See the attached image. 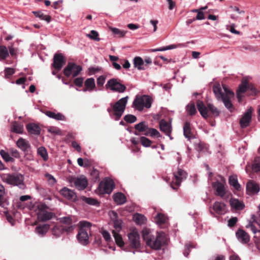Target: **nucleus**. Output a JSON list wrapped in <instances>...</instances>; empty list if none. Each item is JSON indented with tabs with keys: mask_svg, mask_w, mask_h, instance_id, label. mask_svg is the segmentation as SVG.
Segmentation results:
<instances>
[{
	"mask_svg": "<svg viewBox=\"0 0 260 260\" xmlns=\"http://www.w3.org/2000/svg\"><path fill=\"white\" fill-rule=\"evenodd\" d=\"M60 222L62 223L64 226L68 227L72 226L73 230L75 228V225L73 224L72 219L70 216L63 217L59 218Z\"/></svg>",
	"mask_w": 260,
	"mask_h": 260,
	"instance_id": "f704fd0d",
	"label": "nucleus"
},
{
	"mask_svg": "<svg viewBox=\"0 0 260 260\" xmlns=\"http://www.w3.org/2000/svg\"><path fill=\"white\" fill-rule=\"evenodd\" d=\"M128 97L122 98L114 104H111L110 107L107 109V111L111 117L115 120H118L121 117L125 109Z\"/></svg>",
	"mask_w": 260,
	"mask_h": 260,
	"instance_id": "20e7f679",
	"label": "nucleus"
},
{
	"mask_svg": "<svg viewBox=\"0 0 260 260\" xmlns=\"http://www.w3.org/2000/svg\"><path fill=\"white\" fill-rule=\"evenodd\" d=\"M83 79L82 78H77L74 80V83L76 85L80 87L82 85Z\"/></svg>",
	"mask_w": 260,
	"mask_h": 260,
	"instance_id": "774afa93",
	"label": "nucleus"
},
{
	"mask_svg": "<svg viewBox=\"0 0 260 260\" xmlns=\"http://www.w3.org/2000/svg\"><path fill=\"white\" fill-rule=\"evenodd\" d=\"M12 132L17 134H22L23 132V125L17 122L13 123Z\"/></svg>",
	"mask_w": 260,
	"mask_h": 260,
	"instance_id": "ea45409f",
	"label": "nucleus"
},
{
	"mask_svg": "<svg viewBox=\"0 0 260 260\" xmlns=\"http://www.w3.org/2000/svg\"><path fill=\"white\" fill-rule=\"evenodd\" d=\"M236 236L238 240L244 244L248 243L250 240L249 235L243 230H238L236 232Z\"/></svg>",
	"mask_w": 260,
	"mask_h": 260,
	"instance_id": "b1692460",
	"label": "nucleus"
},
{
	"mask_svg": "<svg viewBox=\"0 0 260 260\" xmlns=\"http://www.w3.org/2000/svg\"><path fill=\"white\" fill-rule=\"evenodd\" d=\"M197 106L201 115L204 118L208 117L209 112H210L212 115L215 117L218 116L220 113L219 111L217 109V108L212 104H208L207 105V107H206L202 101H198Z\"/></svg>",
	"mask_w": 260,
	"mask_h": 260,
	"instance_id": "0eeeda50",
	"label": "nucleus"
},
{
	"mask_svg": "<svg viewBox=\"0 0 260 260\" xmlns=\"http://www.w3.org/2000/svg\"><path fill=\"white\" fill-rule=\"evenodd\" d=\"M213 209L217 214H222L225 212V205L222 202H215L213 205Z\"/></svg>",
	"mask_w": 260,
	"mask_h": 260,
	"instance_id": "cd10ccee",
	"label": "nucleus"
},
{
	"mask_svg": "<svg viewBox=\"0 0 260 260\" xmlns=\"http://www.w3.org/2000/svg\"><path fill=\"white\" fill-rule=\"evenodd\" d=\"M86 36L94 41H99L100 40V38L99 37L98 32L94 30H91L90 34H87Z\"/></svg>",
	"mask_w": 260,
	"mask_h": 260,
	"instance_id": "3c124183",
	"label": "nucleus"
},
{
	"mask_svg": "<svg viewBox=\"0 0 260 260\" xmlns=\"http://www.w3.org/2000/svg\"><path fill=\"white\" fill-rule=\"evenodd\" d=\"M207 8V7H205L200 8V11L198 12L197 15L195 18L196 20H203L205 18L203 10H205Z\"/></svg>",
	"mask_w": 260,
	"mask_h": 260,
	"instance_id": "bf43d9fd",
	"label": "nucleus"
},
{
	"mask_svg": "<svg viewBox=\"0 0 260 260\" xmlns=\"http://www.w3.org/2000/svg\"><path fill=\"white\" fill-rule=\"evenodd\" d=\"M167 220V217L161 213H158L155 217V222L158 224L164 223Z\"/></svg>",
	"mask_w": 260,
	"mask_h": 260,
	"instance_id": "79ce46f5",
	"label": "nucleus"
},
{
	"mask_svg": "<svg viewBox=\"0 0 260 260\" xmlns=\"http://www.w3.org/2000/svg\"><path fill=\"white\" fill-rule=\"evenodd\" d=\"M5 76L6 78H10L15 73V70L13 68H6L4 70Z\"/></svg>",
	"mask_w": 260,
	"mask_h": 260,
	"instance_id": "6e6d98bb",
	"label": "nucleus"
},
{
	"mask_svg": "<svg viewBox=\"0 0 260 260\" xmlns=\"http://www.w3.org/2000/svg\"><path fill=\"white\" fill-rule=\"evenodd\" d=\"M142 237L147 245L156 250L160 249L166 241V235L164 232H157L155 235H153L150 230L148 229L142 231Z\"/></svg>",
	"mask_w": 260,
	"mask_h": 260,
	"instance_id": "f03ea898",
	"label": "nucleus"
},
{
	"mask_svg": "<svg viewBox=\"0 0 260 260\" xmlns=\"http://www.w3.org/2000/svg\"><path fill=\"white\" fill-rule=\"evenodd\" d=\"M45 176L47 178V181L50 185H53L56 183V180L52 175L46 173L45 174Z\"/></svg>",
	"mask_w": 260,
	"mask_h": 260,
	"instance_id": "5fc2aeb1",
	"label": "nucleus"
},
{
	"mask_svg": "<svg viewBox=\"0 0 260 260\" xmlns=\"http://www.w3.org/2000/svg\"><path fill=\"white\" fill-rule=\"evenodd\" d=\"M48 207L44 204L41 203L38 205L36 209L39 220L45 221L52 218L53 214L47 211Z\"/></svg>",
	"mask_w": 260,
	"mask_h": 260,
	"instance_id": "6e6552de",
	"label": "nucleus"
},
{
	"mask_svg": "<svg viewBox=\"0 0 260 260\" xmlns=\"http://www.w3.org/2000/svg\"><path fill=\"white\" fill-rule=\"evenodd\" d=\"M212 187L216 191V194L221 197L224 196L225 189L223 184L217 181L212 183Z\"/></svg>",
	"mask_w": 260,
	"mask_h": 260,
	"instance_id": "aec40b11",
	"label": "nucleus"
},
{
	"mask_svg": "<svg viewBox=\"0 0 260 260\" xmlns=\"http://www.w3.org/2000/svg\"><path fill=\"white\" fill-rule=\"evenodd\" d=\"M17 146L23 151H27L30 147L29 142L22 138L19 139L16 143Z\"/></svg>",
	"mask_w": 260,
	"mask_h": 260,
	"instance_id": "bb28decb",
	"label": "nucleus"
},
{
	"mask_svg": "<svg viewBox=\"0 0 260 260\" xmlns=\"http://www.w3.org/2000/svg\"><path fill=\"white\" fill-rule=\"evenodd\" d=\"M37 152L38 154L40 155L42 157L43 160H47L48 159V154L47 152V150L44 147H39L38 149Z\"/></svg>",
	"mask_w": 260,
	"mask_h": 260,
	"instance_id": "49530a36",
	"label": "nucleus"
},
{
	"mask_svg": "<svg viewBox=\"0 0 260 260\" xmlns=\"http://www.w3.org/2000/svg\"><path fill=\"white\" fill-rule=\"evenodd\" d=\"M113 199L115 202L118 205L123 204L126 202V198L125 196L121 192L115 193L113 195Z\"/></svg>",
	"mask_w": 260,
	"mask_h": 260,
	"instance_id": "2f4dec72",
	"label": "nucleus"
},
{
	"mask_svg": "<svg viewBox=\"0 0 260 260\" xmlns=\"http://www.w3.org/2000/svg\"><path fill=\"white\" fill-rule=\"evenodd\" d=\"M80 229L77 235L79 242L86 245L88 243V233L90 232L91 223L86 221H81L79 222Z\"/></svg>",
	"mask_w": 260,
	"mask_h": 260,
	"instance_id": "39448f33",
	"label": "nucleus"
},
{
	"mask_svg": "<svg viewBox=\"0 0 260 260\" xmlns=\"http://www.w3.org/2000/svg\"><path fill=\"white\" fill-rule=\"evenodd\" d=\"M183 134L184 137L188 140L194 138L191 131L190 123L189 122L186 121L185 122L183 126Z\"/></svg>",
	"mask_w": 260,
	"mask_h": 260,
	"instance_id": "393cba45",
	"label": "nucleus"
},
{
	"mask_svg": "<svg viewBox=\"0 0 260 260\" xmlns=\"http://www.w3.org/2000/svg\"><path fill=\"white\" fill-rule=\"evenodd\" d=\"M246 228H250V230L252 231V232L254 233V234H255L257 232H259L260 231L259 230H257L255 225H254V224L252 222H249V224L246 226Z\"/></svg>",
	"mask_w": 260,
	"mask_h": 260,
	"instance_id": "69168bd1",
	"label": "nucleus"
},
{
	"mask_svg": "<svg viewBox=\"0 0 260 260\" xmlns=\"http://www.w3.org/2000/svg\"><path fill=\"white\" fill-rule=\"evenodd\" d=\"M145 135L150 136L151 137H156L157 138L160 137V134L159 132L154 128H148L146 132L145 133Z\"/></svg>",
	"mask_w": 260,
	"mask_h": 260,
	"instance_id": "37998d69",
	"label": "nucleus"
},
{
	"mask_svg": "<svg viewBox=\"0 0 260 260\" xmlns=\"http://www.w3.org/2000/svg\"><path fill=\"white\" fill-rule=\"evenodd\" d=\"M81 200L82 201L90 205H97L99 204L97 200L91 198H87L83 196L81 197Z\"/></svg>",
	"mask_w": 260,
	"mask_h": 260,
	"instance_id": "c03bdc74",
	"label": "nucleus"
},
{
	"mask_svg": "<svg viewBox=\"0 0 260 260\" xmlns=\"http://www.w3.org/2000/svg\"><path fill=\"white\" fill-rule=\"evenodd\" d=\"M0 154L6 162L12 161L13 160V158L11 157L9 153L4 150L0 151Z\"/></svg>",
	"mask_w": 260,
	"mask_h": 260,
	"instance_id": "8fccbe9b",
	"label": "nucleus"
},
{
	"mask_svg": "<svg viewBox=\"0 0 260 260\" xmlns=\"http://www.w3.org/2000/svg\"><path fill=\"white\" fill-rule=\"evenodd\" d=\"M128 240L131 246L134 248L140 247V235L136 230L132 231L128 234Z\"/></svg>",
	"mask_w": 260,
	"mask_h": 260,
	"instance_id": "4468645a",
	"label": "nucleus"
},
{
	"mask_svg": "<svg viewBox=\"0 0 260 260\" xmlns=\"http://www.w3.org/2000/svg\"><path fill=\"white\" fill-rule=\"evenodd\" d=\"M82 69L80 66L77 65L74 63L69 62L64 69L63 73L67 77L72 75L73 77H75L79 75Z\"/></svg>",
	"mask_w": 260,
	"mask_h": 260,
	"instance_id": "9d476101",
	"label": "nucleus"
},
{
	"mask_svg": "<svg viewBox=\"0 0 260 260\" xmlns=\"http://www.w3.org/2000/svg\"><path fill=\"white\" fill-rule=\"evenodd\" d=\"M152 99L148 95H136L132 107L135 109L142 111L144 108L149 109L152 105Z\"/></svg>",
	"mask_w": 260,
	"mask_h": 260,
	"instance_id": "423d86ee",
	"label": "nucleus"
},
{
	"mask_svg": "<svg viewBox=\"0 0 260 260\" xmlns=\"http://www.w3.org/2000/svg\"><path fill=\"white\" fill-rule=\"evenodd\" d=\"M28 132L31 134L39 135L40 134V127L35 123H29L26 125Z\"/></svg>",
	"mask_w": 260,
	"mask_h": 260,
	"instance_id": "a878e982",
	"label": "nucleus"
},
{
	"mask_svg": "<svg viewBox=\"0 0 260 260\" xmlns=\"http://www.w3.org/2000/svg\"><path fill=\"white\" fill-rule=\"evenodd\" d=\"M66 63L64 56L61 54H55L53 57L52 66L57 71L60 70Z\"/></svg>",
	"mask_w": 260,
	"mask_h": 260,
	"instance_id": "6ab92c4d",
	"label": "nucleus"
},
{
	"mask_svg": "<svg viewBox=\"0 0 260 260\" xmlns=\"http://www.w3.org/2000/svg\"><path fill=\"white\" fill-rule=\"evenodd\" d=\"M135 127L136 129L140 132H145L148 129V126L145 122H141L135 125Z\"/></svg>",
	"mask_w": 260,
	"mask_h": 260,
	"instance_id": "a18cd8bd",
	"label": "nucleus"
},
{
	"mask_svg": "<svg viewBox=\"0 0 260 260\" xmlns=\"http://www.w3.org/2000/svg\"><path fill=\"white\" fill-rule=\"evenodd\" d=\"M248 82L246 78H243L242 80L241 84L239 86L238 89L237 90V98L238 102H240L243 98L242 94L245 93L248 89Z\"/></svg>",
	"mask_w": 260,
	"mask_h": 260,
	"instance_id": "f3484780",
	"label": "nucleus"
},
{
	"mask_svg": "<svg viewBox=\"0 0 260 260\" xmlns=\"http://www.w3.org/2000/svg\"><path fill=\"white\" fill-rule=\"evenodd\" d=\"M34 13L36 16L41 18L42 20H45L47 22H49L50 21L51 17L49 15H45L41 12H34Z\"/></svg>",
	"mask_w": 260,
	"mask_h": 260,
	"instance_id": "09e8293b",
	"label": "nucleus"
},
{
	"mask_svg": "<svg viewBox=\"0 0 260 260\" xmlns=\"http://www.w3.org/2000/svg\"><path fill=\"white\" fill-rule=\"evenodd\" d=\"M231 207L236 210H242L244 207V204L238 199H231L230 201Z\"/></svg>",
	"mask_w": 260,
	"mask_h": 260,
	"instance_id": "7c9ffc66",
	"label": "nucleus"
},
{
	"mask_svg": "<svg viewBox=\"0 0 260 260\" xmlns=\"http://www.w3.org/2000/svg\"><path fill=\"white\" fill-rule=\"evenodd\" d=\"M105 87L107 89H109L113 91L119 93L124 92L126 89L125 86L120 83L118 79L115 78H112L108 80Z\"/></svg>",
	"mask_w": 260,
	"mask_h": 260,
	"instance_id": "1a4fd4ad",
	"label": "nucleus"
},
{
	"mask_svg": "<svg viewBox=\"0 0 260 260\" xmlns=\"http://www.w3.org/2000/svg\"><path fill=\"white\" fill-rule=\"evenodd\" d=\"M49 229V225L45 224L43 225H40L36 228L35 231L40 236H44L48 232Z\"/></svg>",
	"mask_w": 260,
	"mask_h": 260,
	"instance_id": "c756f323",
	"label": "nucleus"
},
{
	"mask_svg": "<svg viewBox=\"0 0 260 260\" xmlns=\"http://www.w3.org/2000/svg\"><path fill=\"white\" fill-rule=\"evenodd\" d=\"M85 86L89 91L93 90L95 87V81L93 78H90L86 80L85 82ZM87 89H84V91H86Z\"/></svg>",
	"mask_w": 260,
	"mask_h": 260,
	"instance_id": "e433bc0d",
	"label": "nucleus"
},
{
	"mask_svg": "<svg viewBox=\"0 0 260 260\" xmlns=\"http://www.w3.org/2000/svg\"><path fill=\"white\" fill-rule=\"evenodd\" d=\"M115 187L114 182L110 179H106L100 182L99 185V189L101 193H110Z\"/></svg>",
	"mask_w": 260,
	"mask_h": 260,
	"instance_id": "9b49d317",
	"label": "nucleus"
},
{
	"mask_svg": "<svg viewBox=\"0 0 260 260\" xmlns=\"http://www.w3.org/2000/svg\"><path fill=\"white\" fill-rule=\"evenodd\" d=\"M9 56L8 48L5 46H0V61L6 59Z\"/></svg>",
	"mask_w": 260,
	"mask_h": 260,
	"instance_id": "4c0bfd02",
	"label": "nucleus"
},
{
	"mask_svg": "<svg viewBox=\"0 0 260 260\" xmlns=\"http://www.w3.org/2000/svg\"><path fill=\"white\" fill-rule=\"evenodd\" d=\"M5 194V189L4 186L0 184V206H2L4 202V196Z\"/></svg>",
	"mask_w": 260,
	"mask_h": 260,
	"instance_id": "052dcab7",
	"label": "nucleus"
},
{
	"mask_svg": "<svg viewBox=\"0 0 260 260\" xmlns=\"http://www.w3.org/2000/svg\"><path fill=\"white\" fill-rule=\"evenodd\" d=\"M73 231L72 226L65 227L63 225L56 224L52 229V234L56 237L60 236L64 232L67 233H70Z\"/></svg>",
	"mask_w": 260,
	"mask_h": 260,
	"instance_id": "2eb2a0df",
	"label": "nucleus"
},
{
	"mask_svg": "<svg viewBox=\"0 0 260 260\" xmlns=\"http://www.w3.org/2000/svg\"><path fill=\"white\" fill-rule=\"evenodd\" d=\"M185 47V45L183 44H179L178 45L172 44V45H168L166 47H160L159 48L152 49V51L153 52L164 51H166L168 50L176 49L178 47Z\"/></svg>",
	"mask_w": 260,
	"mask_h": 260,
	"instance_id": "473e14b6",
	"label": "nucleus"
},
{
	"mask_svg": "<svg viewBox=\"0 0 260 260\" xmlns=\"http://www.w3.org/2000/svg\"><path fill=\"white\" fill-rule=\"evenodd\" d=\"M133 220L138 224H142L146 222V218L141 214L136 213L133 215Z\"/></svg>",
	"mask_w": 260,
	"mask_h": 260,
	"instance_id": "c9c22d12",
	"label": "nucleus"
},
{
	"mask_svg": "<svg viewBox=\"0 0 260 260\" xmlns=\"http://www.w3.org/2000/svg\"><path fill=\"white\" fill-rule=\"evenodd\" d=\"M0 178L4 183L9 185L17 186L22 189L25 188L24 177L20 173H2L0 174Z\"/></svg>",
	"mask_w": 260,
	"mask_h": 260,
	"instance_id": "7ed1b4c3",
	"label": "nucleus"
},
{
	"mask_svg": "<svg viewBox=\"0 0 260 260\" xmlns=\"http://www.w3.org/2000/svg\"><path fill=\"white\" fill-rule=\"evenodd\" d=\"M8 49L9 50L10 54L11 56H13L16 55L17 49L13 47V44H12L11 46H9L8 47Z\"/></svg>",
	"mask_w": 260,
	"mask_h": 260,
	"instance_id": "0e129e2a",
	"label": "nucleus"
},
{
	"mask_svg": "<svg viewBox=\"0 0 260 260\" xmlns=\"http://www.w3.org/2000/svg\"><path fill=\"white\" fill-rule=\"evenodd\" d=\"M187 173L181 169H178L177 173L174 174L171 187L173 189H177L181 181L186 178Z\"/></svg>",
	"mask_w": 260,
	"mask_h": 260,
	"instance_id": "f8f14e48",
	"label": "nucleus"
},
{
	"mask_svg": "<svg viewBox=\"0 0 260 260\" xmlns=\"http://www.w3.org/2000/svg\"><path fill=\"white\" fill-rule=\"evenodd\" d=\"M106 76H100L98 79H97V85L99 87H102L106 80Z\"/></svg>",
	"mask_w": 260,
	"mask_h": 260,
	"instance_id": "e2e57ef3",
	"label": "nucleus"
},
{
	"mask_svg": "<svg viewBox=\"0 0 260 260\" xmlns=\"http://www.w3.org/2000/svg\"><path fill=\"white\" fill-rule=\"evenodd\" d=\"M140 141L142 145L144 147H149L151 144V141L145 137H142Z\"/></svg>",
	"mask_w": 260,
	"mask_h": 260,
	"instance_id": "13d9d810",
	"label": "nucleus"
},
{
	"mask_svg": "<svg viewBox=\"0 0 260 260\" xmlns=\"http://www.w3.org/2000/svg\"><path fill=\"white\" fill-rule=\"evenodd\" d=\"M59 192L68 200L74 201L76 199L77 196L75 192L67 187H63L59 191Z\"/></svg>",
	"mask_w": 260,
	"mask_h": 260,
	"instance_id": "412c9836",
	"label": "nucleus"
},
{
	"mask_svg": "<svg viewBox=\"0 0 260 260\" xmlns=\"http://www.w3.org/2000/svg\"><path fill=\"white\" fill-rule=\"evenodd\" d=\"M118 233V232H116L115 231H112L113 236L115 239V242L121 247L124 245V242L121 236Z\"/></svg>",
	"mask_w": 260,
	"mask_h": 260,
	"instance_id": "58836bf2",
	"label": "nucleus"
},
{
	"mask_svg": "<svg viewBox=\"0 0 260 260\" xmlns=\"http://www.w3.org/2000/svg\"><path fill=\"white\" fill-rule=\"evenodd\" d=\"M110 29L113 34L117 35L119 37H122L124 36L127 32L126 31L122 30L115 27H111Z\"/></svg>",
	"mask_w": 260,
	"mask_h": 260,
	"instance_id": "603ef678",
	"label": "nucleus"
},
{
	"mask_svg": "<svg viewBox=\"0 0 260 260\" xmlns=\"http://www.w3.org/2000/svg\"><path fill=\"white\" fill-rule=\"evenodd\" d=\"M213 92L218 101H222L224 106L231 112L234 110L231 99L234 97V93L230 90L225 85L222 86L219 83H216L213 87Z\"/></svg>",
	"mask_w": 260,
	"mask_h": 260,
	"instance_id": "f257e3e1",
	"label": "nucleus"
},
{
	"mask_svg": "<svg viewBox=\"0 0 260 260\" xmlns=\"http://www.w3.org/2000/svg\"><path fill=\"white\" fill-rule=\"evenodd\" d=\"M229 183L230 185L233 186L236 190L240 189V185L239 184L237 179L234 176L229 177Z\"/></svg>",
	"mask_w": 260,
	"mask_h": 260,
	"instance_id": "a19ab883",
	"label": "nucleus"
},
{
	"mask_svg": "<svg viewBox=\"0 0 260 260\" xmlns=\"http://www.w3.org/2000/svg\"><path fill=\"white\" fill-rule=\"evenodd\" d=\"M124 119L127 122L132 123L136 121L137 118L135 116L133 115L128 114L124 116Z\"/></svg>",
	"mask_w": 260,
	"mask_h": 260,
	"instance_id": "4d7b16f0",
	"label": "nucleus"
},
{
	"mask_svg": "<svg viewBox=\"0 0 260 260\" xmlns=\"http://www.w3.org/2000/svg\"><path fill=\"white\" fill-rule=\"evenodd\" d=\"M238 221V218L236 217H232L228 221V225L230 227H232L235 225Z\"/></svg>",
	"mask_w": 260,
	"mask_h": 260,
	"instance_id": "338daca9",
	"label": "nucleus"
},
{
	"mask_svg": "<svg viewBox=\"0 0 260 260\" xmlns=\"http://www.w3.org/2000/svg\"><path fill=\"white\" fill-rule=\"evenodd\" d=\"M260 190V186L253 180H249L246 184V191L249 195L257 194Z\"/></svg>",
	"mask_w": 260,
	"mask_h": 260,
	"instance_id": "a211bd4d",
	"label": "nucleus"
},
{
	"mask_svg": "<svg viewBox=\"0 0 260 260\" xmlns=\"http://www.w3.org/2000/svg\"><path fill=\"white\" fill-rule=\"evenodd\" d=\"M70 181L71 183H73L75 187L78 190L84 189L88 185L87 179L84 176H80L76 178L73 177Z\"/></svg>",
	"mask_w": 260,
	"mask_h": 260,
	"instance_id": "ddd939ff",
	"label": "nucleus"
},
{
	"mask_svg": "<svg viewBox=\"0 0 260 260\" xmlns=\"http://www.w3.org/2000/svg\"><path fill=\"white\" fill-rule=\"evenodd\" d=\"M44 114L47 116L48 117L54 119L56 120H61V121H65L66 120V116L62 114L57 112L55 111H46L44 112Z\"/></svg>",
	"mask_w": 260,
	"mask_h": 260,
	"instance_id": "4be33fe9",
	"label": "nucleus"
},
{
	"mask_svg": "<svg viewBox=\"0 0 260 260\" xmlns=\"http://www.w3.org/2000/svg\"><path fill=\"white\" fill-rule=\"evenodd\" d=\"M112 213L114 216V218L113 219L114 228L115 229L114 231H115L116 232H119L122 229V221L121 219L117 218L116 213L112 212Z\"/></svg>",
	"mask_w": 260,
	"mask_h": 260,
	"instance_id": "c85d7f7f",
	"label": "nucleus"
},
{
	"mask_svg": "<svg viewBox=\"0 0 260 260\" xmlns=\"http://www.w3.org/2000/svg\"><path fill=\"white\" fill-rule=\"evenodd\" d=\"M101 234L106 241L107 242L111 241V235L108 231L106 230H103L101 231Z\"/></svg>",
	"mask_w": 260,
	"mask_h": 260,
	"instance_id": "680f3d73",
	"label": "nucleus"
},
{
	"mask_svg": "<svg viewBox=\"0 0 260 260\" xmlns=\"http://www.w3.org/2000/svg\"><path fill=\"white\" fill-rule=\"evenodd\" d=\"M133 63L135 68H137L139 70H143L144 68L143 65L144 63V60L140 57H135L133 60Z\"/></svg>",
	"mask_w": 260,
	"mask_h": 260,
	"instance_id": "72a5a7b5",
	"label": "nucleus"
},
{
	"mask_svg": "<svg viewBox=\"0 0 260 260\" xmlns=\"http://www.w3.org/2000/svg\"><path fill=\"white\" fill-rule=\"evenodd\" d=\"M159 128L161 131L164 132L171 140L173 138L171 136V124L166 122L165 120H161L159 122Z\"/></svg>",
	"mask_w": 260,
	"mask_h": 260,
	"instance_id": "5701e85b",
	"label": "nucleus"
},
{
	"mask_svg": "<svg viewBox=\"0 0 260 260\" xmlns=\"http://www.w3.org/2000/svg\"><path fill=\"white\" fill-rule=\"evenodd\" d=\"M252 170L255 172L260 171V157H256L252 167Z\"/></svg>",
	"mask_w": 260,
	"mask_h": 260,
	"instance_id": "864d4df0",
	"label": "nucleus"
},
{
	"mask_svg": "<svg viewBox=\"0 0 260 260\" xmlns=\"http://www.w3.org/2000/svg\"><path fill=\"white\" fill-rule=\"evenodd\" d=\"M186 111L190 115H194L196 112V108L193 103H189L186 106Z\"/></svg>",
	"mask_w": 260,
	"mask_h": 260,
	"instance_id": "de8ad7c7",
	"label": "nucleus"
},
{
	"mask_svg": "<svg viewBox=\"0 0 260 260\" xmlns=\"http://www.w3.org/2000/svg\"><path fill=\"white\" fill-rule=\"evenodd\" d=\"M252 109L250 107L243 115L240 120V124L242 128L248 126L251 119Z\"/></svg>",
	"mask_w": 260,
	"mask_h": 260,
	"instance_id": "dca6fc26",
	"label": "nucleus"
}]
</instances>
